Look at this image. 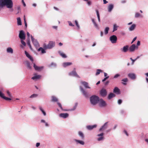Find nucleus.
<instances>
[{
	"instance_id": "nucleus-40",
	"label": "nucleus",
	"mask_w": 148,
	"mask_h": 148,
	"mask_svg": "<svg viewBox=\"0 0 148 148\" xmlns=\"http://www.w3.org/2000/svg\"><path fill=\"white\" fill-rule=\"evenodd\" d=\"M59 53L60 55L63 58H66V55L61 52H60Z\"/></svg>"
},
{
	"instance_id": "nucleus-49",
	"label": "nucleus",
	"mask_w": 148,
	"mask_h": 148,
	"mask_svg": "<svg viewBox=\"0 0 148 148\" xmlns=\"http://www.w3.org/2000/svg\"><path fill=\"white\" fill-rule=\"evenodd\" d=\"M7 93L8 95L10 97H11V95L10 93V92L9 91H7Z\"/></svg>"
},
{
	"instance_id": "nucleus-50",
	"label": "nucleus",
	"mask_w": 148,
	"mask_h": 148,
	"mask_svg": "<svg viewBox=\"0 0 148 148\" xmlns=\"http://www.w3.org/2000/svg\"><path fill=\"white\" fill-rule=\"evenodd\" d=\"M68 23H69V25L71 26H74V25L70 21H68Z\"/></svg>"
},
{
	"instance_id": "nucleus-3",
	"label": "nucleus",
	"mask_w": 148,
	"mask_h": 148,
	"mask_svg": "<svg viewBox=\"0 0 148 148\" xmlns=\"http://www.w3.org/2000/svg\"><path fill=\"white\" fill-rule=\"evenodd\" d=\"M55 45V42L50 41L47 45L44 44L43 45V47L45 49H50L54 47Z\"/></svg>"
},
{
	"instance_id": "nucleus-45",
	"label": "nucleus",
	"mask_w": 148,
	"mask_h": 148,
	"mask_svg": "<svg viewBox=\"0 0 148 148\" xmlns=\"http://www.w3.org/2000/svg\"><path fill=\"white\" fill-rule=\"evenodd\" d=\"M23 40L21 39V42L22 44L24 46H26V43L25 42L23 41Z\"/></svg>"
},
{
	"instance_id": "nucleus-18",
	"label": "nucleus",
	"mask_w": 148,
	"mask_h": 148,
	"mask_svg": "<svg viewBox=\"0 0 148 148\" xmlns=\"http://www.w3.org/2000/svg\"><path fill=\"white\" fill-rule=\"evenodd\" d=\"M80 88L81 91L82 92L84 95L86 97H88L87 92L85 91L82 88V87L80 86Z\"/></svg>"
},
{
	"instance_id": "nucleus-9",
	"label": "nucleus",
	"mask_w": 148,
	"mask_h": 148,
	"mask_svg": "<svg viewBox=\"0 0 148 148\" xmlns=\"http://www.w3.org/2000/svg\"><path fill=\"white\" fill-rule=\"evenodd\" d=\"M99 105L101 107H104L106 106V102L104 101L102 99H99Z\"/></svg>"
},
{
	"instance_id": "nucleus-32",
	"label": "nucleus",
	"mask_w": 148,
	"mask_h": 148,
	"mask_svg": "<svg viewBox=\"0 0 148 148\" xmlns=\"http://www.w3.org/2000/svg\"><path fill=\"white\" fill-rule=\"evenodd\" d=\"M79 135L81 137V138L82 139H84V136L83 134L81 132H78Z\"/></svg>"
},
{
	"instance_id": "nucleus-11",
	"label": "nucleus",
	"mask_w": 148,
	"mask_h": 148,
	"mask_svg": "<svg viewBox=\"0 0 148 148\" xmlns=\"http://www.w3.org/2000/svg\"><path fill=\"white\" fill-rule=\"evenodd\" d=\"M0 97L6 100H10L12 99L11 98H8L4 96V94L0 91Z\"/></svg>"
},
{
	"instance_id": "nucleus-62",
	"label": "nucleus",
	"mask_w": 148,
	"mask_h": 148,
	"mask_svg": "<svg viewBox=\"0 0 148 148\" xmlns=\"http://www.w3.org/2000/svg\"><path fill=\"white\" fill-rule=\"evenodd\" d=\"M124 132L127 136H128V134L127 132L125 130H124Z\"/></svg>"
},
{
	"instance_id": "nucleus-44",
	"label": "nucleus",
	"mask_w": 148,
	"mask_h": 148,
	"mask_svg": "<svg viewBox=\"0 0 148 148\" xmlns=\"http://www.w3.org/2000/svg\"><path fill=\"white\" fill-rule=\"evenodd\" d=\"M37 96H38V95L37 94H32V95L30 97V98H32L35 97H37Z\"/></svg>"
},
{
	"instance_id": "nucleus-30",
	"label": "nucleus",
	"mask_w": 148,
	"mask_h": 148,
	"mask_svg": "<svg viewBox=\"0 0 148 148\" xmlns=\"http://www.w3.org/2000/svg\"><path fill=\"white\" fill-rule=\"evenodd\" d=\"M121 81L123 82H125V83L122 82V84H123L124 85H126V82H128V79L127 78H125L122 79Z\"/></svg>"
},
{
	"instance_id": "nucleus-2",
	"label": "nucleus",
	"mask_w": 148,
	"mask_h": 148,
	"mask_svg": "<svg viewBox=\"0 0 148 148\" xmlns=\"http://www.w3.org/2000/svg\"><path fill=\"white\" fill-rule=\"evenodd\" d=\"M99 98L96 95H93L90 98L91 103L93 105L97 104L99 101Z\"/></svg>"
},
{
	"instance_id": "nucleus-63",
	"label": "nucleus",
	"mask_w": 148,
	"mask_h": 148,
	"mask_svg": "<svg viewBox=\"0 0 148 148\" xmlns=\"http://www.w3.org/2000/svg\"><path fill=\"white\" fill-rule=\"evenodd\" d=\"M109 83V81H107L105 83V85H107Z\"/></svg>"
},
{
	"instance_id": "nucleus-31",
	"label": "nucleus",
	"mask_w": 148,
	"mask_h": 148,
	"mask_svg": "<svg viewBox=\"0 0 148 148\" xmlns=\"http://www.w3.org/2000/svg\"><path fill=\"white\" fill-rule=\"evenodd\" d=\"M17 24L18 25H22L21 22V18L20 17L17 18Z\"/></svg>"
},
{
	"instance_id": "nucleus-24",
	"label": "nucleus",
	"mask_w": 148,
	"mask_h": 148,
	"mask_svg": "<svg viewBox=\"0 0 148 148\" xmlns=\"http://www.w3.org/2000/svg\"><path fill=\"white\" fill-rule=\"evenodd\" d=\"M115 95L113 93H111L108 95V99H110L112 98L115 97Z\"/></svg>"
},
{
	"instance_id": "nucleus-8",
	"label": "nucleus",
	"mask_w": 148,
	"mask_h": 148,
	"mask_svg": "<svg viewBox=\"0 0 148 148\" xmlns=\"http://www.w3.org/2000/svg\"><path fill=\"white\" fill-rule=\"evenodd\" d=\"M100 94L102 97H105L107 95V92L106 89L103 88L100 91Z\"/></svg>"
},
{
	"instance_id": "nucleus-6",
	"label": "nucleus",
	"mask_w": 148,
	"mask_h": 148,
	"mask_svg": "<svg viewBox=\"0 0 148 148\" xmlns=\"http://www.w3.org/2000/svg\"><path fill=\"white\" fill-rule=\"evenodd\" d=\"M70 75L73 76L78 78H80L79 76L77 75L75 71V68H74L73 71L69 73Z\"/></svg>"
},
{
	"instance_id": "nucleus-23",
	"label": "nucleus",
	"mask_w": 148,
	"mask_h": 148,
	"mask_svg": "<svg viewBox=\"0 0 148 148\" xmlns=\"http://www.w3.org/2000/svg\"><path fill=\"white\" fill-rule=\"evenodd\" d=\"M113 92L114 93L119 94L120 92V90L117 87H116L114 89Z\"/></svg>"
},
{
	"instance_id": "nucleus-13",
	"label": "nucleus",
	"mask_w": 148,
	"mask_h": 148,
	"mask_svg": "<svg viewBox=\"0 0 148 148\" xmlns=\"http://www.w3.org/2000/svg\"><path fill=\"white\" fill-rule=\"evenodd\" d=\"M69 116V114L67 113H61L59 115V116L60 117L63 118H67Z\"/></svg>"
},
{
	"instance_id": "nucleus-55",
	"label": "nucleus",
	"mask_w": 148,
	"mask_h": 148,
	"mask_svg": "<svg viewBox=\"0 0 148 148\" xmlns=\"http://www.w3.org/2000/svg\"><path fill=\"white\" fill-rule=\"evenodd\" d=\"M119 76H120V75L118 74H117L115 75L114 76V78H116L117 77H119Z\"/></svg>"
},
{
	"instance_id": "nucleus-39",
	"label": "nucleus",
	"mask_w": 148,
	"mask_h": 148,
	"mask_svg": "<svg viewBox=\"0 0 148 148\" xmlns=\"http://www.w3.org/2000/svg\"><path fill=\"white\" fill-rule=\"evenodd\" d=\"M102 72V71L101 70V69H97V72H96V75H99L100 73V72Z\"/></svg>"
},
{
	"instance_id": "nucleus-37",
	"label": "nucleus",
	"mask_w": 148,
	"mask_h": 148,
	"mask_svg": "<svg viewBox=\"0 0 148 148\" xmlns=\"http://www.w3.org/2000/svg\"><path fill=\"white\" fill-rule=\"evenodd\" d=\"M26 63L27 67L29 69H31L32 67L30 66V63L29 62L27 61L26 62Z\"/></svg>"
},
{
	"instance_id": "nucleus-7",
	"label": "nucleus",
	"mask_w": 148,
	"mask_h": 148,
	"mask_svg": "<svg viewBox=\"0 0 148 148\" xmlns=\"http://www.w3.org/2000/svg\"><path fill=\"white\" fill-rule=\"evenodd\" d=\"M110 39L112 43H115L116 42L117 38L116 36L113 35L110 37Z\"/></svg>"
},
{
	"instance_id": "nucleus-16",
	"label": "nucleus",
	"mask_w": 148,
	"mask_h": 148,
	"mask_svg": "<svg viewBox=\"0 0 148 148\" xmlns=\"http://www.w3.org/2000/svg\"><path fill=\"white\" fill-rule=\"evenodd\" d=\"M129 46L128 45H126L124 46L123 48L121 49V51L124 52H127L129 50Z\"/></svg>"
},
{
	"instance_id": "nucleus-22",
	"label": "nucleus",
	"mask_w": 148,
	"mask_h": 148,
	"mask_svg": "<svg viewBox=\"0 0 148 148\" xmlns=\"http://www.w3.org/2000/svg\"><path fill=\"white\" fill-rule=\"evenodd\" d=\"M51 101L54 102H57L58 101V98L55 96H52L51 97Z\"/></svg>"
},
{
	"instance_id": "nucleus-51",
	"label": "nucleus",
	"mask_w": 148,
	"mask_h": 148,
	"mask_svg": "<svg viewBox=\"0 0 148 148\" xmlns=\"http://www.w3.org/2000/svg\"><path fill=\"white\" fill-rule=\"evenodd\" d=\"M109 77V76L106 77L104 78L102 80L103 82H104L107 79H108Z\"/></svg>"
},
{
	"instance_id": "nucleus-36",
	"label": "nucleus",
	"mask_w": 148,
	"mask_h": 148,
	"mask_svg": "<svg viewBox=\"0 0 148 148\" xmlns=\"http://www.w3.org/2000/svg\"><path fill=\"white\" fill-rule=\"evenodd\" d=\"M109 30V27H106L105 29V33L106 35L107 34L108 32V31Z\"/></svg>"
},
{
	"instance_id": "nucleus-42",
	"label": "nucleus",
	"mask_w": 148,
	"mask_h": 148,
	"mask_svg": "<svg viewBox=\"0 0 148 148\" xmlns=\"http://www.w3.org/2000/svg\"><path fill=\"white\" fill-rule=\"evenodd\" d=\"M39 109H40V110L42 112L44 115V116H45L46 115V113H45V112L43 110L42 108L41 107H39Z\"/></svg>"
},
{
	"instance_id": "nucleus-15",
	"label": "nucleus",
	"mask_w": 148,
	"mask_h": 148,
	"mask_svg": "<svg viewBox=\"0 0 148 148\" xmlns=\"http://www.w3.org/2000/svg\"><path fill=\"white\" fill-rule=\"evenodd\" d=\"M136 45L135 44L132 45L129 48V50L130 52H132L134 51L136 48Z\"/></svg>"
},
{
	"instance_id": "nucleus-59",
	"label": "nucleus",
	"mask_w": 148,
	"mask_h": 148,
	"mask_svg": "<svg viewBox=\"0 0 148 148\" xmlns=\"http://www.w3.org/2000/svg\"><path fill=\"white\" fill-rule=\"evenodd\" d=\"M27 36L28 37V39H29V37H30V34L28 32H27Z\"/></svg>"
},
{
	"instance_id": "nucleus-56",
	"label": "nucleus",
	"mask_w": 148,
	"mask_h": 148,
	"mask_svg": "<svg viewBox=\"0 0 148 148\" xmlns=\"http://www.w3.org/2000/svg\"><path fill=\"white\" fill-rule=\"evenodd\" d=\"M122 102V101L121 100V99H119L118 100V103L119 104H121Z\"/></svg>"
},
{
	"instance_id": "nucleus-53",
	"label": "nucleus",
	"mask_w": 148,
	"mask_h": 148,
	"mask_svg": "<svg viewBox=\"0 0 148 148\" xmlns=\"http://www.w3.org/2000/svg\"><path fill=\"white\" fill-rule=\"evenodd\" d=\"M103 135H104V134L103 133H101L99 134H98L97 136H101V137H103Z\"/></svg>"
},
{
	"instance_id": "nucleus-60",
	"label": "nucleus",
	"mask_w": 148,
	"mask_h": 148,
	"mask_svg": "<svg viewBox=\"0 0 148 148\" xmlns=\"http://www.w3.org/2000/svg\"><path fill=\"white\" fill-rule=\"evenodd\" d=\"M31 39H32V42L33 41H34V40H36L35 39H34V37L32 36H31Z\"/></svg>"
},
{
	"instance_id": "nucleus-35",
	"label": "nucleus",
	"mask_w": 148,
	"mask_h": 148,
	"mask_svg": "<svg viewBox=\"0 0 148 148\" xmlns=\"http://www.w3.org/2000/svg\"><path fill=\"white\" fill-rule=\"evenodd\" d=\"M96 13H97V18H98L99 21V22H100V19L99 14V11L98 10H96Z\"/></svg>"
},
{
	"instance_id": "nucleus-38",
	"label": "nucleus",
	"mask_w": 148,
	"mask_h": 148,
	"mask_svg": "<svg viewBox=\"0 0 148 148\" xmlns=\"http://www.w3.org/2000/svg\"><path fill=\"white\" fill-rule=\"evenodd\" d=\"M27 44L29 46V47L30 48V49H31L32 50V47L31 45L30 44V41L29 39H28L27 40Z\"/></svg>"
},
{
	"instance_id": "nucleus-64",
	"label": "nucleus",
	"mask_w": 148,
	"mask_h": 148,
	"mask_svg": "<svg viewBox=\"0 0 148 148\" xmlns=\"http://www.w3.org/2000/svg\"><path fill=\"white\" fill-rule=\"evenodd\" d=\"M137 46H139L140 45V41H138L137 42Z\"/></svg>"
},
{
	"instance_id": "nucleus-48",
	"label": "nucleus",
	"mask_w": 148,
	"mask_h": 148,
	"mask_svg": "<svg viewBox=\"0 0 148 148\" xmlns=\"http://www.w3.org/2000/svg\"><path fill=\"white\" fill-rule=\"evenodd\" d=\"M75 22L77 26L78 27V28H79V26L78 24L77 21L75 20Z\"/></svg>"
},
{
	"instance_id": "nucleus-57",
	"label": "nucleus",
	"mask_w": 148,
	"mask_h": 148,
	"mask_svg": "<svg viewBox=\"0 0 148 148\" xmlns=\"http://www.w3.org/2000/svg\"><path fill=\"white\" fill-rule=\"evenodd\" d=\"M136 38H137V37H136L134 38L132 41L131 42V44H132L136 40Z\"/></svg>"
},
{
	"instance_id": "nucleus-43",
	"label": "nucleus",
	"mask_w": 148,
	"mask_h": 148,
	"mask_svg": "<svg viewBox=\"0 0 148 148\" xmlns=\"http://www.w3.org/2000/svg\"><path fill=\"white\" fill-rule=\"evenodd\" d=\"M117 26L116 24H114V25L113 30V32L116 31L117 29Z\"/></svg>"
},
{
	"instance_id": "nucleus-17",
	"label": "nucleus",
	"mask_w": 148,
	"mask_h": 148,
	"mask_svg": "<svg viewBox=\"0 0 148 148\" xmlns=\"http://www.w3.org/2000/svg\"><path fill=\"white\" fill-rule=\"evenodd\" d=\"M97 126L96 125H88L86 126V128L89 130H92L93 128H95Z\"/></svg>"
},
{
	"instance_id": "nucleus-34",
	"label": "nucleus",
	"mask_w": 148,
	"mask_h": 148,
	"mask_svg": "<svg viewBox=\"0 0 148 148\" xmlns=\"http://www.w3.org/2000/svg\"><path fill=\"white\" fill-rule=\"evenodd\" d=\"M38 51H41V52L42 53H46L45 51L41 47L39 48Z\"/></svg>"
},
{
	"instance_id": "nucleus-46",
	"label": "nucleus",
	"mask_w": 148,
	"mask_h": 148,
	"mask_svg": "<svg viewBox=\"0 0 148 148\" xmlns=\"http://www.w3.org/2000/svg\"><path fill=\"white\" fill-rule=\"evenodd\" d=\"M140 16V14L139 13H136L135 15V17L136 18H138Z\"/></svg>"
},
{
	"instance_id": "nucleus-47",
	"label": "nucleus",
	"mask_w": 148,
	"mask_h": 148,
	"mask_svg": "<svg viewBox=\"0 0 148 148\" xmlns=\"http://www.w3.org/2000/svg\"><path fill=\"white\" fill-rule=\"evenodd\" d=\"M103 138H104L103 137H99V138H98L97 140L98 141H100L103 140Z\"/></svg>"
},
{
	"instance_id": "nucleus-28",
	"label": "nucleus",
	"mask_w": 148,
	"mask_h": 148,
	"mask_svg": "<svg viewBox=\"0 0 148 148\" xmlns=\"http://www.w3.org/2000/svg\"><path fill=\"white\" fill-rule=\"evenodd\" d=\"M7 52L8 53H13V49L11 47H8L7 49Z\"/></svg>"
},
{
	"instance_id": "nucleus-41",
	"label": "nucleus",
	"mask_w": 148,
	"mask_h": 148,
	"mask_svg": "<svg viewBox=\"0 0 148 148\" xmlns=\"http://www.w3.org/2000/svg\"><path fill=\"white\" fill-rule=\"evenodd\" d=\"M39 109H40V110L42 112L44 115V116H45L46 115V113H45V112L43 110L42 108L41 107H39Z\"/></svg>"
},
{
	"instance_id": "nucleus-21",
	"label": "nucleus",
	"mask_w": 148,
	"mask_h": 148,
	"mask_svg": "<svg viewBox=\"0 0 148 148\" xmlns=\"http://www.w3.org/2000/svg\"><path fill=\"white\" fill-rule=\"evenodd\" d=\"M82 84L83 85L84 87L86 88H90V87L88 86V83L86 82H82Z\"/></svg>"
},
{
	"instance_id": "nucleus-14",
	"label": "nucleus",
	"mask_w": 148,
	"mask_h": 148,
	"mask_svg": "<svg viewBox=\"0 0 148 148\" xmlns=\"http://www.w3.org/2000/svg\"><path fill=\"white\" fill-rule=\"evenodd\" d=\"M34 67L36 70L39 71L41 70L43 68L42 66L38 67L34 63Z\"/></svg>"
},
{
	"instance_id": "nucleus-5",
	"label": "nucleus",
	"mask_w": 148,
	"mask_h": 148,
	"mask_svg": "<svg viewBox=\"0 0 148 148\" xmlns=\"http://www.w3.org/2000/svg\"><path fill=\"white\" fill-rule=\"evenodd\" d=\"M57 104H58V105L59 106L60 108H61V109L62 110H63L64 111H69V110L71 111V110H74L76 109V108L77 106V103H76L75 105L73 107V108L71 109L70 110H63V109L62 108V107L61 104L60 103L58 102Z\"/></svg>"
},
{
	"instance_id": "nucleus-29",
	"label": "nucleus",
	"mask_w": 148,
	"mask_h": 148,
	"mask_svg": "<svg viewBox=\"0 0 148 148\" xmlns=\"http://www.w3.org/2000/svg\"><path fill=\"white\" fill-rule=\"evenodd\" d=\"M113 8V5L112 4L110 5L108 7V11L110 12Z\"/></svg>"
},
{
	"instance_id": "nucleus-4",
	"label": "nucleus",
	"mask_w": 148,
	"mask_h": 148,
	"mask_svg": "<svg viewBox=\"0 0 148 148\" xmlns=\"http://www.w3.org/2000/svg\"><path fill=\"white\" fill-rule=\"evenodd\" d=\"M19 37L21 40H25V34L23 30H21L20 31Z\"/></svg>"
},
{
	"instance_id": "nucleus-19",
	"label": "nucleus",
	"mask_w": 148,
	"mask_h": 148,
	"mask_svg": "<svg viewBox=\"0 0 148 148\" xmlns=\"http://www.w3.org/2000/svg\"><path fill=\"white\" fill-rule=\"evenodd\" d=\"M25 54L26 55V56L28 57L29 59L31 60V61L32 62L33 61V58L32 56H31L28 53V52L26 51H25Z\"/></svg>"
},
{
	"instance_id": "nucleus-20",
	"label": "nucleus",
	"mask_w": 148,
	"mask_h": 148,
	"mask_svg": "<svg viewBox=\"0 0 148 148\" xmlns=\"http://www.w3.org/2000/svg\"><path fill=\"white\" fill-rule=\"evenodd\" d=\"M41 77V76L40 75L35 74L34 76L32 77V79L33 80L38 79H40Z\"/></svg>"
},
{
	"instance_id": "nucleus-26",
	"label": "nucleus",
	"mask_w": 148,
	"mask_h": 148,
	"mask_svg": "<svg viewBox=\"0 0 148 148\" xmlns=\"http://www.w3.org/2000/svg\"><path fill=\"white\" fill-rule=\"evenodd\" d=\"M72 64L71 62H65L63 64V65L64 67H66L67 66L70 65Z\"/></svg>"
},
{
	"instance_id": "nucleus-58",
	"label": "nucleus",
	"mask_w": 148,
	"mask_h": 148,
	"mask_svg": "<svg viewBox=\"0 0 148 148\" xmlns=\"http://www.w3.org/2000/svg\"><path fill=\"white\" fill-rule=\"evenodd\" d=\"M103 3L104 4H106L108 3V2L106 0H103Z\"/></svg>"
},
{
	"instance_id": "nucleus-12",
	"label": "nucleus",
	"mask_w": 148,
	"mask_h": 148,
	"mask_svg": "<svg viewBox=\"0 0 148 148\" xmlns=\"http://www.w3.org/2000/svg\"><path fill=\"white\" fill-rule=\"evenodd\" d=\"M128 77L131 79L134 80L136 78V75L134 73H130L128 75Z\"/></svg>"
},
{
	"instance_id": "nucleus-61",
	"label": "nucleus",
	"mask_w": 148,
	"mask_h": 148,
	"mask_svg": "<svg viewBox=\"0 0 148 148\" xmlns=\"http://www.w3.org/2000/svg\"><path fill=\"white\" fill-rule=\"evenodd\" d=\"M93 24H94V25H95V26L96 27H98V25H97V24L95 22V23H94Z\"/></svg>"
},
{
	"instance_id": "nucleus-1",
	"label": "nucleus",
	"mask_w": 148,
	"mask_h": 148,
	"mask_svg": "<svg viewBox=\"0 0 148 148\" xmlns=\"http://www.w3.org/2000/svg\"><path fill=\"white\" fill-rule=\"evenodd\" d=\"M13 3L12 0H0V9L6 5L7 8H11L13 7Z\"/></svg>"
},
{
	"instance_id": "nucleus-25",
	"label": "nucleus",
	"mask_w": 148,
	"mask_h": 148,
	"mask_svg": "<svg viewBox=\"0 0 148 148\" xmlns=\"http://www.w3.org/2000/svg\"><path fill=\"white\" fill-rule=\"evenodd\" d=\"M136 27V25L135 24H133L129 28V29L130 31H133L134 29Z\"/></svg>"
},
{
	"instance_id": "nucleus-10",
	"label": "nucleus",
	"mask_w": 148,
	"mask_h": 148,
	"mask_svg": "<svg viewBox=\"0 0 148 148\" xmlns=\"http://www.w3.org/2000/svg\"><path fill=\"white\" fill-rule=\"evenodd\" d=\"M108 122H106L104 124V125L101 127L99 130V131L100 132L101 131H103L106 130L107 127Z\"/></svg>"
},
{
	"instance_id": "nucleus-27",
	"label": "nucleus",
	"mask_w": 148,
	"mask_h": 148,
	"mask_svg": "<svg viewBox=\"0 0 148 148\" xmlns=\"http://www.w3.org/2000/svg\"><path fill=\"white\" fill-rule=\"evenodd\" d=\"M75 141L77 143H79L82 145H84V142L82 141L76 139L75 140Z\"/></svg>"
},
{
	"instance_id": "nucleus-54",
	"label": "nucleus",
	"mask_w": 148,
	"mask_h": 148,
	"mask_svg": "<svg viewBox=\"0 0 148 148\" xmlns=\"http://www.w3.org/2000/svg\"><path fill=\"white\" fill-rule=\"evenodd\" d=\"M56 66V64L53 62H52L50 65V66Z\"/></svg>"
},
{
	"instance_id": "nucleus-33",
	"label": "nucleus",
	"mask_w": 148,
	"mask_h": 148,
	"mask_svg": "<svg viewBox=\"0 0 148 148\" xmlns=\"http://www.w3.org/2000/svg\"><path fill=\"white\" fill-rule=\"evenodd\" d=\"M33 44L36 46H37L39 45V43L36 40H34L32 41Z\"/></svg>"
},
{
	"instance_id": "nucleus-52",
	"label": "nucleus",
	"mask_w": 148,
	"mask_h": 148,
	"mask_svg": "<svg viewBox=\"0 0 148 148\" xmlns=\"http://www.w3.org/2000/svg\"><path fill=\"white\" fill-rule=\"evenodd\" d=\"M87 2V4L89 5H90L91 4V2L90 1H89L88 0H86V1Z\"/></svg>"
}]
</instances>
